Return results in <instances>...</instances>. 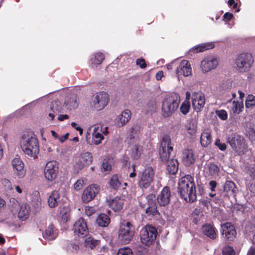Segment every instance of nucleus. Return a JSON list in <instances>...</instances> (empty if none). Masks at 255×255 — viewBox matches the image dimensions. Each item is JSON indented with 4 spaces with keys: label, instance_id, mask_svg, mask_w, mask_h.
<instances>
[{
    "label": "nucleus",
    "instance_id": "nucleus-1",
    "mask_svg": "<svg viewBox=\"0 0 255 255\" xmlns=\"http://www.w3.org/2000/svg\"><path fill=\"white\" fill-rule=\"evenodd\" d=\"M21 148L24 153L33 159L38 158L39 144L36 135L32 132L24 133L20 140Z\"/></svg>",
    "mask_w": 255,
    "mask_h": 255
},
{
    "label": "nucleus",
    "instance_id": "nucleus-2",
    "mask_svg": "<svg viewBox=\"0 0 255 255\" xmlns=\"http://www.w3.org/2000/svg\"><path fill=\"white\" fill-rule=\"evenodd\" d=\"M178 192L186 202H193L196 199L194 179L187 175L180 178L178 184Z\"/></svg>",
    "mask_w": 255,
    "mask_h": 255
},
{
    "label": "nucleus",
    "instance_id": "nucleus-3",
    "mask_svg": "<svg viewBox=\"0 0 255 255\" xmlns=\"http://www.w3.org/2000/svg\"><path fill=\"white\" fill-rule=\"evenodd\" d=\"M180 103L179 95L172 93L167 96L162 103V112L164 117L170 116L178 108Z\"/></svg>",
    "mask_w": 255,
    "mask_h": 255
},
{
    "label": "nucleus",
    "instance_id": "nucleus-4",
    "mask_svg": "<svg viewBox=\"0 0 255 255\" xmlns=\"http://www.w3.org/2000/svg\"><path fill=\"white\" fill-rule=\"evenodd\" d=\"M254 62L253 56L249 53H243L237 56L235 59V67L240 72L249 71Z\"/></svg>",
    "mask_w": 255,
    "mask_h": 255
},
{
    "label": "nucleus",
    "instance_id": "nucleus-5",
    "mask_svg": "<svg viewBox=\"0 0 255 255\" xmlns=\"http://www.w3.org/2000/svg\"><path fill=\"white\" fill-rule=\"evenodd\" d=\"M89 130L92 136L91 144L99 145L104 139V136L109 133L108 127L101 124L94 125Z\"/></svg>",
    "mask_w": 255,
    "mask_h": 255
},
{
    "label": "nucleus",
    "instance_id": "nucleus-6",
    "mask_svg": "<svg viewBox=\"0 0 255 255\" xmlns=\"http://www.w3.org/2000/svg\"><path fill=\"white\" fill-rule=\"evenodd\" d=\"M134 234V227L127 221H123L120 225L119 230V238L124 244H128L133 238Z\"/></svg>",
    "mask_w": 255,
    "mask_h": 255
},
{
    "label": "nucleus",
    "instance_id": "nucleus-7",
    "mask_svg": "<svg viewBox=\"0 0 255 255\" xmlns=\"http://www.w3.org/2000/svg\"><path fill=\"white\" fill-rule=\"evenodd\" d=\"M157 230L151 226H146L140 232V240L143 244L150 246L155 241L157 236Z\"/></svg>",
    "mask_w": 255,
    "mask_h": 255
},
{
    "label": "nucleus",
    "instance_id": "nucleus-8",
    "mask_svg": "<svg viewBox=\"0 0 255 255\" xmlns=\"http://www.w3.org/2000/svg\"><path fill=\"white\" fill-rule=\"evenodd\" d=\"M160 146L161 147L159 149L160 158L163 162H167L169 160L171 151L173 149L170 138L169 136H164L161 142Z\"/></svg>",
    "mask_w": 255,
    "mask_h": 255
},
{
    "label": "nucleus",
    "instance_id": "nucleus-9",
    "mask_svg": "<svg viewBox=\"0 0 255 255\" xmlns=\"http://www.w3.org/2000/svg\"><path fill=\"white\" fill-rule=\"evenodd\" d=\"M227 140L233 149L239 154L244 153L246 145L242 136L238 134H233L228 137Z\"/></svg>",
    "mask_w": 255,
    "mask_h": 255
},
{
    "label": "nucleus",
    "instance_id": "nucleus-10",
    "mask_svg": "<svg viewBox=\"0 0 255 255\" xmlns=\"http://www.w3.org/2000/svg\"><path fill=\"white\" fill-rule=\"evenodd\" d=\"M154 172L151 167L146 168L139 175V186L142 188H147L153 182Z\"/></svg>",
    "mask_w": 255,
    "mask_h": 255
},
{
    "label": "nucleus",
    "instance_id": "nucleus-11",
    "mask_svg": "<svg viewBox=\"0 0 255 255\" xmlns=\"http://www.w3.org/2000/svg\"><path fill=\"white\" fill-rule=\"evenodd\" d=\"M219 62V58L214 56L205 57L201 63V67L203 73H206L215 69L217 67Z\"/></svg>",
    "mask_w": 255,
    "mask_h": 255
},
{
    "label": "nucleus",
    "instance_id": "nucleus-12",
    "mask_svg": "<svg viewBox=\"0 0 255 255\" xmlns=\"http://www.w3.org/2000/svg\"><path fill=\"white\" fill-rule=\"evenodd\" d=\"M58 170V164L56 161L52 160L48 162L44 171L45 178L48 181H53L57 176Z\"/></svg>",
    "mask_w": 255,
    "mask_h": 255
},
{
    "label": "nucleus",
    "instance_id": "nucleus-13",
    "mask_svg": "<svg viewBox=\"0 0 255 255\" xmlns=\"http://www.w3.org/2000/svg\"><path fill=\"white\" fill-rule=\"evenodd\" d=\"M221 232L224 238L228 242L233 241L237 233L235 227L231 223L227 222L221 225Z\"/></svg>",
    "mask_w": 255,
    "mask_h": 255
},
{
    "label": "nucleus",
    "instance_id": "nucleus-14",
    "mask_svg": "<svg viewBox=\"0 0 255 255\" xmlns=\"http://www.w3.org/2000/svg\"><path fill=\"white\" fill-rule=\"evenodd\" d=\"M73 231L75 236L83 238L86 237L88 233V229L85 221L80 218L74 224Z\"/></svg>",
    "mask_w": 255,
    "mask_h": 255
},
{
    "label": "nucleus",
    "instance_id": "nucleus-15",
    "mask_svg": "<svg viewBox=\"0 0 255 255\" xmlns=\"http://www.w3.org/2000/svg\"><path fill=\"white\" fill-rule=\"evenodd\" d=\"M147 203L141 204V206L145 208V213L148 216H154L158 214L155 203V197L153 194H149L146 197Z\"/></svg>",
    "mask_w": 255,
    "mask_h": 255
},
{
    "label": "nucleus",
    "instance_id": "nucleus-16",
    "mask_svg": "<svg viewBox=\"0 0 255 255\" xmlns=\"http://www.w3.org/2000/svg\"><path fill=\"white\" fill-rule=\"evenodd\" d=\"M99 192V186L97 184H91L86 188L82 195V200L88 203L92 200Z\"/></svg>",
    "mask_w": 255,
    "mask_h": 255
},
{
    "label": "nucleus",
    "instance_id": "nucleus-17",
    "mask_svg": "<svg viewBox=\"0 0 255 255\" xmlns=\"http://www.w3.org/2000/svg\"><path fill=\"white\" fill-rule=\"evenodd\" d=\"M92 161V156L90 152H85L81 153L75 165V168L78 170L82 169L90 165Z\"/></svg>",
    "mask_w": 255,
    "mask_h": 255
},
{
    "label": "nucleus",
    "instance_id": "nucleus-18",
    "mask_svg": "<svg viewBox=\"0 0 255 255\" xmlns=\"http://www.w3.org/2000/svg\"><path fill=\"white\" fill-rule=\"evenodd\" d=\"M176 74L178 79L182 75L184 77L191 76L192 68L190 62L187 60H182L176 69Z\"/></svg>",
    "mask_w": 255,
    "mask_h": 255
},
{
    "label": "nucleus",
    "instance_id": "nucleus-19",
    "mask_svg": "<svg viewBox=\"0 0 255 255\" xmlns=\"http://www.w3.org/2000/svg\"><path fill=\"white\" fill-rule=\"evenodd\" d=\"M192 106L197 112L202 109L205 104L204 94L201 92H194L192 95Z\"/></svg>",
    "mask_w": 255,
    "mask_h": 255
},
{
    "label": "nucleus",
    "instance_id": "nucleus-20",
    "mask_svg": "<svg viewBox=\"0 0 255 255\" xmlns=\"http://www.w3.org/2000/svg\"><path fill=\"white\" fill-rule=\"evenodd\" d=\"M109 101L108 94L106 93H99L96 95L94 100V106L97 110L103 109Z\"/></svg>",
    "mask_w": 255,
    "mask_h": 255
},
{
    "label": "nucleus",
    "instance_id": "nucleus-21",
    "mask_svg": "<svg viewBox=\"0 0 255 255\" xmlns=\"http://www.w3.org/2000/svg\"><path fill=\"white\" fill-rule=\"evenodd\" d=\"M12 166L14 172L18 178H21L24 176L25 172L24 170V164L19 157H15L12 160Z\"/></svg>",
    "mask_w": 255,
    "mask_h": 255
},
{
    "label": "nucleus",
    "instance_id": "nucleus-22",
    "mask_svg": "<svg viewBox=\"0 0 255 255\" xmlns=\"http://www.w3.org/2000/svg\"><path fill=\"white\" fill-rule=\"evenodd\" d=\"M171 193L169 188L164 187L157 197V202L160 206H166L170 200Z\"/></svg>",
    "mask_w": 255,
    "mask_h": 255
},
{
    "label": "nucleus",
    "instance_id": "nucleus-23",
    "mask_svg": "<svg viewBox=\"0 0 255 255\" xmlns=\"http://www.w3.org/2000/svg\"><path fill=\"white\" fill-rule=\"evenodd\" d=\"M131 118V112L129 110H125L119 115L116 119V123L119 127H123L126 125Z\"/></svg>",
    "mask_w": 255,
    "mask_h": 255
},
{
    "label": "nucleus",
    "instance_id": "nucleus-24",
    "mask_svg": "<svg viewBox=\"0 0 255 255\" xmlns=\"http://www.w3.org/2000/svg\"><path fill=\"white\" fill-rule=\"evenodd\" d=\"M125 199L124 196H117L109 202V205L114 211H119L124 207Z\"/></svg>",
    "mask_w": 255,
    "mask_h": 255
},
{
    "label": "nucleus",
    "instance_id": "nucleus-25",
    "mask_svg": "<svg viewBox=\"0 0 255 255\" xmlns=\"http://www.w3.org/2000/svg\"><path fill=\"white\" fill-rule=\"evenodd\" d=\"M182 159L186 166H188L193 164L195 161L193 151L191 150L184 151L182 153Z\"/></svg>",
    "mask_w": 255,
    "mask_h": 255
},
{
    "label": "nucleus",
    "instance_id": "nucleus-26",
    "mask_svg": "<svg viewBox=\"0 0 255 255\" xmlns=\"http://www.w3.org/2000/svg\"><path fill=\"white\" fill-rule=\"evenodd\" d=\"M50 111L49 112L48 116L51 120H53L55 115L59 114L61 111L59 102L58 101L52 102L50 104Z\"/></svg>",
    "mask_w": 255,
    "mask_h": 255
},
{
    "label": "nucleus",
    "instance_id": "nucleus-27",
    "mask_svg": "<svg viewBox=\"0 0 255 255\" xmlns=\"http://www.w3.org/2000/svg\"><path fill=\"white\" fill-rule=\"evenodd\" d=\"M30 207L28 205L23 204L20 206V210L18 213V217L21 220L27 219L29 216Z\"/></svg>",
    "mask_w": 255,
    "mask_h": 255
},
{
    "label": "nucleus",
    "instance_id": "nucleus-28",
    "mask_svg": "<svg viewBox=\"0 0 255 255\" xmlns=\"http://www.w3.org/2000/svg\"><path fill=\"white\" fill-rule=\"evenodd\" d=\"M203 232L205 235L211 239H215L217 237V234L214 228L211 225H205L202 227Z\"/></svg>",
    "mask_w": 255,
    "mask_h": 255
},
{
    "label": "nucleus",
    "instance_id": "nucleus-29",
    "mask_svg": "<svg viewBox=\"0 0 255 255\" xmlns=\"http://www.w3.org/2000/svg\"><path fill=\"white\" fill-rule=\"evenodd\" d=\"M167 170L171 174H175L177 173L178 169V163L176 159H172L165 162Z\"/></svg>",
    "mask_w": 255,
    "mask_h": 255
},
{
    "label": "nucleus",
    "instance_id": "nucleus-30",
    "mask_svg": "<svg viewBox=\"0 0 255 255\" xmlns=\"http://www.w3.org/2000/svg\"><path fill=\"white\" fill-rule=\"evenodd\" d=\"M59 194L57 191H53L49 196L48 202L50 208H54L58 205Z\"/></svg>",
    "mask_w": 255,
    "mask_h": 255
},
{
    "label": "nucleus",
    "instance_id": "nucleus-31",
    "mask_svg": "<svg viewBox=\"0 0 255 255\" xmlns=\"http://www.w3.org/2000/svg\"><path fill=\"white\" fill-rule=\"evenodd\" d=\"M212 141L210 133L208 131H204L201 135L200 142L203 147H207Z\"/></svg>",
    "mask_w": 255,
    "mask_h": 255
},
{
    "label": "nucleus",
    "instance_id": "nucleus-32",
    "mask_svg": "<svg viewBox=\"0 0 255 255\" xmlns=\"http://www.w3.org/2000/svg\"><path fill=\"white\" fill-rule=\"evenodd\" d=\"M97 223L101 227L107 226L110 222V218L105 214H101L97 219Z\"/></svg>",
    "mask_w": 255,
    "mask_h": 255
},
{
    "label": "nucleus",
    "instance_id": "nucleus-33",
    "mask_svg": "<svg viewBox=\"0 0 255 255\" xmlns=\"http://www.w3.org/2000/svg\"><path fill=\"white\" fill-rule=\"evenodd\" d=\"M142 152V146L139 144H135L131 149V156L134 159H138Z\"/></svg>",
    "mask_w": 255,
    "mask_h": 255
},
{
    "label": "nucleus",
    "instance_id": "nucleus-34",
    "mask_svg": "<svg viewBox=\"0 0 255 255\" xmlns=\"http://www.w3.org/2000/svg\"><path fill=\"white\" fill-rule=\"evenodd\" d=\"M44 238L51 240L54 239L57 237L56 233L54 231V228L52 225H49L45 231V234L43 235Z\"/></svg>",
    "mask_w": 255,
    "mask_h": 255
},
{
    "label": "nucleus",
    "instance_id": "nucleus-35",
    "mask_svg": "<svg viewBox=\"0 0 255 255\" xmlns=\"http://www.w3.org/2000/svg\"><path fill=\"white\" fill-rule=\"evenodd\" d=\"M197 123L195 120H191L186 125V128L188 133L190 135L194 134L197 131Z\"/></svg>",
    "mask_w": 255,
    "mask_h": 255
},
{
    "label": "nucleus",
    "instance_id": "nucleus-36",
    "mask_svg": "<svg viewBox=\"0 0 255 255\" xmlns=\"http://www.w3.org/2000/svg\"><path fill=\"white\" fill-rule=\"evenodd\" d=\"M224 190L228 193L234 194L237 191V188L233 182L227 181L224 185Z\"/></svg>",
    "mask_w": 255,
    "mask_h": 255
},
{
    "label": "nucleus",
    "instance_id": "nucleus-37",
    "mask_svg": "<svg viewBox=\"0 0 255 255\" xmlns=\"http://www.w3.org/2000/svg\"><path fill=\"white\" fill-rule=\"evenodd\" d=\"M207 168L209 170V174L211 176L214 177L218 176L220 169L217 164L213 163H209L207 165Z\"/></svg>",
    "mask_w": 255,
    "mask_h": 255
},
{
    "label": "nucleus",
    "instance_id": "nucleus-38",
    "mask_svg": "<svg viewBox=\"0 0 255 255\" xmlns=\"http://www.w3.org/2000/svg\"><path fill=\"white\" fill-rule=\"evenodd\" d=\"M156 108L157 106L155 101L151 100L147 103L144 110L146 113H152L156 111Z\"/></svg>",
    "mask_w": 255,
    "mask_h": 255
},
{
    "label": "nucleus",
    "instance_id": "nucleus-39",
    "mask_svg": "<svg viewBox=\"0 0 255 255\" xmlns=\"http://www.w3.org/2000/svg\"><path fill=\"white\" fill-rule=\"evenodd\" d=\"M214 46V45L212 43L202 44L195 47L194 48V51L196 53L201 52L206 50L212 48Z\"/></svg>",
    "mask_w": 255,
    "mask_h": 255
},
{
    "label": "nucleus",
    "instance_id": "nucleus-40",
    "mask_svg": "<svg viewBox=\"0 0 255 255\" xmlns=\"http://www.w3.org/2000/svg\"><path fill=\"white\" fill-rule=\"evenodd\" d=\"M99 244V241L89 237L85 241V246L86 248L93 249Z\"/></svg>",
    "mask_w": 255,
    "mask_h": 255
},
{
    "label": "nucleus",
    "instance_id": "nucleus-41",
    "mask_svg": "<svg viewBox=\"0 0 255 255\" xmlns=\"http://www.w3.org/2000/svg\"><path fill=\"white\" fill-rule=\"evenodd\" d=\"M104 59V55L101 53H97L94 58L91 59V64L93 66L101 64Z\"/></svg>",
    "mask_w": 255,
    "mask_h": 255
},
{
    "label": "nucleus",
    "instance_id": "nucleus-42",
    "mask_svg": "<svg viewBox=\"0 0 255 255\" xmlns=\"http://www.w3.org/2000/svg\"><path fill=\"white\" fill-rule=\"evenodd\" d=\"M245 106L247 108H253L255 106V96L252 94L248 95L246 98Z\"/></svg>",
    "mask_w": 255,
    "mask_h": 255
},
{
    "label": "nucleus",
    "instance_id": "nucleus-43",
    "mask_svg": "<svg viewBox=\"0 0 255 255\" xmlns=\"http://www.w3.org/2000/svg\"><path fill=\"white\" fill-rule=\"evenodd\" d=\"M232 111L234 113L239 114L244 108L243 101L241 102L234 101L233 102Z\"/></svg>",
    "mask_w": 255,
    "mask_h": 255
},
{
    "label": "nucleus",
    "instance_id": "nucleus-44",
    "mask_svg": "<svg viewBox=\"0 0 255 255\" xmlns=\"http://www.w3.org/2000/svg\"><path fill=\"white\" fill-rule=\"evenodd\" d=\"M66 106L67 108L69 110L74 109L78 106V103L76 99L71 98L67 100L66 102Z\"/></svg>",
    "mask_w": 255,
    "mask_h": 255
},
{
    "label": "nucleus",
    "instance_id": "nucleus-45",
    "mask_svg": "<svg viewBox=\"0 0 255 255\" xmlns=\"http://www.w3.org/2000/svg\"><path fill=\"white\" fill-rule=\"evenodd\" d=\"M70 210L68 207H63L60 210V215L63 222H66L69 217Z\"/></svg>",
    "mask_w": 255,
    "mask_h": 255
},
{
    "label": "nucleus",
    "instance_id": "nucleus-46",
    "mask_svg": "<svg viewBox=\"0 0 255 255\" xmlns=\"http://www.w3.org/2000/svg\"><path fill=\"white\" fill-rule=\"evenodd\" d=\"M110 186L113 188L117 189L120 187L121 183L118 176L117 175H114L110 180Z\"/></svg>",
    "mask_w": 255,
    "mask_h": 255
},
{
    "label": "nucleus",
    "instance_id": "nucleus-47",
    "mask_svg": "<svg viewBox=\"0 0 255 255\" xmlns=\"http://www.w3.org/2000/svg\"><path fill=\"white\" fill-rule=\"evenodd\" d=\"M117 255H133L132 250L128 248H122L119 250Z\"/></svg>",
    "mask_w": 255,
    "mask_h": 255
},
{
    "label": "nucleus",
    "instance_id": "nucleus-48",
    "mask_svg": "<svg viewBox=\"0 0 255 255\" xmlns=\"http://www.w3.org/2000/svg\"><path fill=\"white\" fill-rule=\"evenodd\" d=\"M190 103L188 101H185L182 103L180 107V111L181 112L184 114L186 115L188 113L189 110L190 109Z\"/></svg>",
    "mask_w": 255,
    "mask_h": 255
},
{
    "label": "nucleus",
    "instance_id": "nucleus-49",
    "mask_svg": "<svg viewBox=\"0 0 255 255\" xmlns=\"http://www.w3.org/2000/svg\"><path fill=\"white\" fill-rule=\"evenodd\" d=\"M112 168L111 161L109 159H105L102 164V169L104 171H110Z\"/></svg>",
    "mask_w": 255,
    "mask_h": 255
},
{
    "label": "nucleus",
    "instance_id": "nucleus-50",
    "mask_svg": "<svg viewBox=\"0 0 255 255\" xmlns=\"http://www.w3.org/2000/svg\"><path fill=\"white\" fill-rule=\"evenodd\" d=\"M86 183V180L85 179H80L77 181L74 184V188L76 190L81 189L83 186Z\"/></svg>",
    "mask_w": 255,
    "mask_h": 255
},
{
    "label": "nucleus",
    "instance_id": "nucleus-51",
    "mask_svg": "<svg viewBox=\"0 0 255 255\" xmlns=\"http://www.w3.org/2000/svg\"><path fill=\"white\" fill-rule=\"evenodd\" d=\"M222 253L223 255H235V253L232 247L228 246L223 248Z\"/></svg>",
    "mask_w": 255,
    "mask_h": 255
},
{
    "label": "nucleus",
    "instance_id": "nucleus-52",
    "mask_svg": "<svg viewBox=\"0 0 255 255\" xmlns=\"http://www.w3.org/2000/svg\"><path fill=\"white\" fill-rule=\"evenodd\" d=\"M194 221L197 220L203 216V212L200 209H195L192 213Z\"/></svg>",
    "mask_w": 255,
    "mask_h": 255
},
{
    "label": "nucleus",
    "instance_id": "nucleus-53",
    "mask_svg": "<svg viewBox=\"0 0 255 255\" xmlns=\"http://www.w3.org/2000/svg\"><path fill=\"white\" fill-rule=\"evenodd\" d=\"M218 116L222 120H226L228 118V114L226 111L222 110L216 111Z\"/></svg>",
    "mask_w": 255,
    "mask_h": 255
},
{
    "label": "nucleus",
    "instance_id": "nucleus-54",
    "mask_svg": "<svg viewBox=\"0 0 255 255\" xmlns=\"http://www.w3.org/2000/svg\"><path fill=\"white\" fill-rule=\"evenodd\" d=\"M136 64L142 69H143L146 67V64L145 63V60L142 58L137 59L136 61Z\"/></svg>",
    "mask_w": 255,
    "mask_h": 255
},
{
    "label": "nucleus",
    "instance_id": "nucleus-55",
    "mask_svg": "<svg viewBox=\"0 0 255 255\" xmlns=\"http://www.w3.org/2000/svg\"><path fill=\"white\" fill-rule=\"evenodd\" d=\"M68 250L71 252H75L78 251L79 247L77 245L73 243L69 244L67 246Z\"/></svg>",
    "mask_w": 255,
    "mask_h": 255
},
{
    "label": "nucleus",
    "instance_id": "nucleus-56",
    "mask_svg": "<svg viewBox=\"0 0 255 255\" xmlns=\"http://www.w3.org/2000/svg\"><path fill=\"white\" fill-rule=\"evenodd\" d=\"M215 144L221 150H225L226 149V144L225 143H222L219 139L216 140Z\"/></svg>",
    "mask_w": 255,
    "mask_h": 255
},
{
    "label": "nucleus",
    "instance_id": "nucleus-57",
    "mask_svg": "<svg viewBox=\"0 0 255 255\" xmlns=\"http://www.w3.org/2000/svg\"><path fill=\"white\" fill-rule=\"evenodd\" d=\"M95 212V209L92 207L87 206L85 207V214L88 216H90Z\"/></svg>",
    "mask_w": 255,
    "mask_h": 255
},
{
    "label": "nucleus",
    "instance_id": "nucleus-58",
    "mask_svg": "<svg viewBox=\"0 0 255 255\" xmlns=\"http://www.w3.org/2000/svg\"><path fill=\"white\" fill-rule=\"evenodd\" d=\"M249 174L252 178L255 179V165H252L249 167Z\"/></svg>",
    "mask_w": 255,
    "mask_h": 255
},
{
    "label": "nucleus",
    "instance_id": "nucleus-59",
    "mask_svg": "<svg viewBox=\"0 0 255 255\" xmlns=\"http://www.w3.org/2000/svg\"><path fill=\"white\" fill-rule=\"evenodd\" d=\"M71 125L72 127L75 128L77 131H79V134L80 135H81L82 134V133H83L82 128L78 126L76 123L72 122L71 124Z\"/></svg>",
    "mask_w": 255,
    "mask_h": 255
},
{
    "label": "nucleus",
    "instance_id": "nucleus-60",
    "mask_svg": "<svg viewBox=\"0 0 255 255\" xmlns=\"http://www.w3.org/2000/svg\"><path fill=\"white\" fill-rule=\"evenodd\" d=\"M209 185L211 187V190L212 191H214L215 189L217 186V183L215 181H211L209 182Z\"/></svg>",
    "mask_w": 255,
    "mask_h": 255
},
{
    "label": "nucleus",
    "instance_id": "nucleus-61",
    "mask_svg": "<svg viewBox=\"0 0 255 255\" xmlns=\"http://www.w3.org/2000/svg\"><path fill=\"white\" fill-rule=\"evenodd\" d=\"M69 135V133L67 132L64 135L60 136L59 141H60L61 143L64 142L65 140H66L68 139Z\"/></svg>",
    "mask_w": 255,
    "mask_h": 255
},
{
    "label": "nucleus",
    "instance_id": "nucleus-62",
    "mask_svg": "<svg viewBox=\"0 0 255 255\" xmlns=\"http://www.w3.org/2000/svg\"><path fill=\"white\" fill-rule=\"evenodd\" d=\"M233 14L229 12H226L224 15V18L227 20H230L232 19L233 17Z\"/></svg>",
    "mask_w": 255,
    "mask_h": 255
},
{
    "label": "nucleus",
    "instance_id": "nucleus-63",
    "mask_svg": "<svg viewBox=\"0 0 255 255\" xmlns=\"http://www.w3.org/2000/svg\"><path fill=\"white\" fill-rule=\"evenodd\" d=\"M163 72L162 71H159L156 74V78L157 80L161 79V78L163 77Z\"/></svg>",
    "mask_w": 255,
    "mask_h": 255
},
{
    "label": "nucleus",
    "instance_id": "nucleus-64",
    "mask_svg": "<svg viewBox=\"0 0 255 255\" xmlns=\"http://www.w3.org/2000/svg\"><path fill=\"white\" fill-rule=\"evenodd\" d=\"M247 255H255V248H251L248 251Z\"/></svg>",
    "mask_w": 255,
    "mask_h": 255
}]
</instances>
